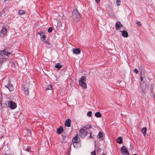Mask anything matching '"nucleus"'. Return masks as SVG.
Returning <instances> with one entry per match:
<instances>
[{
	"instance_id": "4c0bfd02",
	"label": "nucleus",
	"mask_w": 155,
	"mask_h": 155,
	"mask_svg": "<svg viewBox=\"0 0 155 155\" xmlns=\"http://www.w3.org/2000/svg\"><path fill=\"white\" fill-rule=\"evenodd\" d=\"M43 33V32H38V35H40V34H41V33Z\"/></svg>"
},
{
	"instance_id": "a19ab883",
	"label": "nucleus",
	"mask_w": 155,
	"mask_h": 155,
	"mask_svg": "<svg viewBox=\"0 0 155 155\" xmlns=\"http://www.w3.org/2000/svg\"><path fill=\"white\" fill-rule=\"evenodd\" d=\"M90 137L91 138L92 137L91 136V134L90 133Z\"/></svg>"
},
{
	"instance_id": "6ab92c4d",
	"label": "nucleus",
	"mask_w": 155,
	"mask_h": 155,
	"mask_svg": "<svg viewBox=\"0 0 155 155\" xmlns=\"http://www.w3.org/2000/svg\"><path fill=\"white\" fill-rule=\"evenodd\" d=\"M97 136H98L99 138H101V140H103V133L101 132L100 131L98 134L97 135Z\"/></svg>"
},
{
	"instance_id": "f257e3e1",
	"label": "nucleus",
	"mask_w": 155,
	"mask_h": 155,
	"mask_svg": "<svg viewBox=\"0 0 155 155\" xmlns=\"http://www.w3.org/2000/svg\"><path fill=\"white\" fill-rule=\"evenodd\" d=\"M81 16L78 11L74 9L72 12V17L75 22H77L80 20Z\"/></svg>"
},
{
	"instance_id": "9b49d317",
	"label": "nucleus",
	"mask_w": 155,
	"mask_h": 155,
	"mask_svg": "<svg viewBox=\"0 0 155 155\" xmlns=\"http://www.w3.org/2000/svg\"><path fill=\"white\" fill-rule=\"evenodd\" d=\"M77 136L78 134H77V135L74 138L72 141L74 147H75V144L77 143H78L79 142V140L78 139Z\"/></svg>"
},
{
	"instance_id": "58836bf2",
	"label": "nucleus",
	"mask_w": 155,
	"mask_h": 155,
	"mask_svg": "<svg viewBox=\"0 0 155 155\" xmlns=\"http://www.w3.org/2000/svg\"><path fill=\"white\" fill-rule=\"evenodd\" d=\"M97 112H96L95 114V116L97 117Z\"/></svg>"
},
{
	"instance_id": "aec40b11",
	"label": "nucleus",
	"mask_w": 155,
	"mask_h": 155,
	"mask_svg": "<svg viewBox=\"0 0 155 155\" xmlns=\"http://www.w3.org/2000/svg\"><path fill=\"white\" fill-rule=\"evenodd\" d=\"M0 64H2V63L5 62L6 61V59L4 58L0 57Z\"/></svg>"
},
{
	"instance_id": "c9c22d12",
	"label": "nucleus",
	"mask_w": 155,
	"mask_h": 155,
	"mask_svg": "<svg viewBox=\"0 0 155 155\" xmlns=\"http://www.w3.org/2000/svg\"><path fill=\"white\" fill-rule=\"evenodd\" d=\"M27 132L29 134H31V130H29L28 129L27 130Z\"/></svg>"
},
{
	"instance_id": "ddd939ff",
	"label": "nucleus",
	"mask_w": 155,
	"mask_h": 155,
	"mask_svg": "<svg viewBox=\"0 0 155 155\" xmlns=\"http://www.w3.org/2000/svg\"><path fill=\"white\" fill-rule=\"evenodd\" d=\"M71 120L70 119H66L65 123V126L68 127H71Z\"/></svg>"
},
{
	"instance_id": "0eeeda50",
	"label": "nucleus",
	"mask_w": 155,
	"mask_h": 155,
	"mask_svg": "<svg viewBox=\"0 0 155 155\" xmlns=\"http://www.w3.org/2000/svg\"><path fill=\"white\" fill-rule=\"evenodd\" d=\"M7 32V29L5 28H3L0 31V36L2 38L4 37L6 35Z\"/></svg>"
},
{
	"instance_id": "37998d69",
	"label": "nucleus",
	"mask_w": 155,
	"mask_h": 155,
	"mask_svg": "<svg viewBox=\"0 0 155 155\" xmlns=\"http://www.w3.org/2000/svg\"><path fill=\"white\" fill-rule=\"evenodd\" d=\"M5 155H8V154H5Z\"/></svg>"
},
{
	"instance_id": "bb28decb",
	"label": "nucleus",
	"mask_w": 155,
	"mask_h": 155,
	"mask_svg": "<svg viewBox=\"0 0 155 155\" xmlns=\"http://www.w3.org/2000/svg\"><path fill=\"white\" fill-rule=\"evenodd\" d=\"M52 89V86L51 85H49L48 86V87L46 88L45 90H51Z\"/></svg>"
},
{
	"instance_id": "c03bdc74",
	"label": "nucleus",
	"mask_w": 155,
	"mask_h": 155,
	"mask_svg": "<svg viewBox=\"0 0 155 155\" xmlns=\"http://www.w3.org/2000/svg\"><path fill=\"white\" fill-rule=\"evenodd\" d=\"M95 1L97 2V0H95Z\"/></svg>"
},
{
	"instance_id": "6e6552de",
	"label": "nucleus",
	"mask_w": 155,
	"mask_h": 155,
	"mask_svg": "<svg viewBox=\"0 0 155 155\" xmlns=\"http://www.w3.org/2000/svg\"><path fill=\"white\" fill-rule=\"evenodd\" d=\"M11 53L6 51L5 50H3L1 51L0 52V57H1L4 56H8Z\"/></svg>"
},
{
	"instance_id": "f8f14e48",
	"label": "nucleus",
	"mask_w": 155,
	"mask_h": 155,
	"mask_svg": "<svg viewBox=\"0 0 155 155\" xmlns=\"http://www.w3.org/2000/svg\"><path fill=\"white\" fill-rule=\"evenodd\" d=\"M123 27L122 25L121 24L120 21H117L116 22L115 24V29L116 30H118L120 28Z\"/></svg>"
},
{
	"instance_id": "a878e982",
	"label": "nucleus",
	"mask_w": 155,
	"mask_h": 155,
	"mask_svg": "<svg viewBox=\"0 0 155 155\" xmlns=\"http://www.w3.org/2000/svg\"><path fill=\"white\" fill-rule=\"evenodd\" d=\"M140 81H142L143 80V78L142 76V75H144V72H140Z\"/></svg>"
},
{
	"instance_id": "c756f323",
	"label": "nucleus",
	"mask_w": 155,
	"mask_h": 155,
	"mask_svg": "<svg viewBox=\"0 0 155 155\" xmlns=\"http://www.w3.org/2000/svg\"><path fill=\"white\" fill-rule=\"evenodd\" d=\"M101 114L99 112H97V117H101Z\"/></svg>"
},
{
	"instance_id": "f3484780",
	"label": "nucleus",
	"mask_w": 155,
	"mask_h": 155,
	"mask_svg": "<svg viewBox=\"0 0 155 155\" xmlns=\"http://www.w3.org/2000/svg\"><path fill=\"white\" fill-rule=\"evenodd\" d=\"M117 143L119 144H121L123 143L122 138L121 137H118L116 140Z\"/></svg>"
},
{
	"instance_id": "20e7f679",
	"label": "nucleus",
	"mask_w": 155,
	"mask_h": 155,
	"mask_svg": "<svg viewBox=\"0 0 155 155\" xmlns=\"http://www.w3.org/2000/svg\"><path fill=\"white\" fill-rule=\"evenodd\" d=\"M87 131L85 130L84 129L82 128L80 130L79 135L81 138H84L87 135Z\"/></svg>"
},
{
	"instance_id": "72a5a7b5",
	"label": "nucleus",
	"mask_w": 155,
	"mask_h": 155,
	"mask_svg": "<svg viewBox=\"0 0 155 155\" xmlns=\"http://www.w3.org/2000/svg\"><path fill=\"white\" fill-rule=\"evenodd\" d=\"M31 148V147H30V146H29V147H28L26 149L29 152L30 151V150Z\"/></svg>"
},
{
	"instance_id": "cd10ccee",
	"label": "nucleus",
	"mask_w": 155,
	"mask_h": 155,
	"mask_svg": "<svg viewBox=\"0 0 155 155\" xmlns=\"http://www.w3.org/2000/svg\"><path fill=\"white\" fill-rule=\"evenodd\" d=\"M91 114H92L91 111H88L87 113V116L88 117H91Z\"/></svg>"
},
{
	"instance_id": "412c9836",
	"label": "nucleus",
	"mask_w": 155,
	"mask_h": 155,
	"mask_svg": "<svg viewBox=\"0 0 155 155\" xmlns=\"http://www.w3.org/2000/svg\"><path fill=\"white\" fill-rule=\"evenodd\" d=\"M147 130V129L146 127H143L142 129L141 132L143 133L144 135H145L146 133Z\"/></svg>"
},
{
	"instance_id": "dca6fc26",
	"label": "nucleus",
	"mask_w": 155,
	"mask_h": 155,
	"mask_svg": "<svg viewBox=\"0 0 155 155\" xmlns=\"http://www.w3.org/2000/svg\"><path fill=\"white\" fill-rule=\"evenodd\" d=\"M63 131V128L61 127H60L59 128L57 129V132L58 134H60Z\"/></svg>"
},
{
	"instance_id": "473e14b6",
	"label": "nucleus",
	"mask_w": 155,
	"mask_h": 155,
	"mask_svg": "<svg viewBox=\"0 0 155 155\" xmlns=\"http://www.w3.org/2000/svg\"><path fill=\"white\" fill-rule=\"evenodd\" d=\"M137 23L138 26H139L140 27L141 26V24L140 22H139V21L137 22Z\"/></svg>"
},
{
	"instance_id": "49530a36",
	"label": "nucleus",
	"mask_w": 155,
	"mask_h": 155,
	"mask_svg": "<svg viewBox=\"0 0 155 155\" xmlns=\"http://www.w3.org/2000/svg\"><path fill=\"white\" fill-rule=\"evenodd\" d=\"M154 98H155V96H154Z\"/></svg>"
},
{
	"instance_id": "5701e85b",
	"label": "nucleus",
	"mask_w": 155,
	"mask_h": 155,
	"mask_svg": "<svg viewBox=\"0 0 155 155\" xmlns=\"http://www.w3.org/2000/svg\"><path fill=\"white\" fill-rule=\"evenodd\" d=\"M25 12L22 10H19L18 11V14L19 15H22L25 14Z\"/></svg>"
},
{
	"instance_id": "423d86ee",
	"label": "nucleus",
	"mask_w": 155,
	"mask_h": 155,
	"mask_svg": "<svg viewBox=\"0 0 155 155\" xmlns=\"http://www.w3.org/2000/svg\"><path fill=\"white\" fill-rule=\"evenodd\" d=\"M8 107L12 109H15L17 107L16 104L14 102L11 101L8 102Z\"/></svg>"
},
{
	"instance_id": "f03ea898",
	"label": "nucleus",
	"mask_w": 155,
	"mask_h": 155,
	"mask_svg": "<svg viewBox=\"0 0 155 155\" xmlns=\"http://www.w3.org/2000/svg\"><path fill=\"white\" fill-rule=\"evenodd\" d=\"M86 79L84 76H82L80 78L79 81V85L84 89L87 88V84H86Z\"/></svg>"
},
{
	"instance_id": "9d476101",
	"label": "nucleus",
	"mask_w": 155,
	"mask_h": 155,
	"mask_svg": "<svg viewBox=\"0 0 155 155\" xmlns=\"http://www.w3.org/2000/svg\"><path fill=\"white\" fill-rule=\"evenodd\" d=\"M121 153L123 155H128L127 150L125 146H123L121 149Z\"/></svg>"
},
{
	"instance_id": "b1692460",
	"label": "nucleus",
	"mask_w": 155,
	"mask_h": 155,
	"mask_svg": "<svg viewBox=\"0 0 155 155\" xmlns=\"http://www.w3.org/2000/svg\"><path fill=\"white\" fill-rule=\"evenodd\" d=\"M91 125H88L85 126L83 128L85 130H86L91 127Z\"/></svg>"
},
{
	"instance_id": "393cba45",
	"label": "nucleus",
	"mask_w": 155,
	"mask_h": 155,
	"mask_svg": "<svg viewBox=\"0 0 155 155\" xmlns=\"http://www.w3.org/2000/svg\"><path fill=\"white\" fill-rule=\"evenodd\" d=\"M40 36L41 39L42 38H46V37L45 35V34L44 32L40 34Z\"/></svg>"
},
{
	"instance_id": "e433bc0d",
	"label": "nucleus",
	"mask_w": 155,
	"mask_h": 155,
	"mask_svg": "<svg viewBox=\"0 0 155 155\" xmlns=\"http://www.w3.org/2000/svg\"><path fill=\"white\" fill-rule=\"evenodd\" d=\"M117 1H116V2L117 3H119V2H120V0H116Z\"/></svg>"
},
{
	"instance_id": "c85d7f7f",
	"label": "nucleus",
	"mask_w": 155,
	"mask_h": 155,
	"mask_svg": "<svg viewBox=\"0 0 155 155\" xmlns=\"http://www.w3.org/2000/svg\"><path fill=\"white\" fill-rule=\"evenodd\" d=\"M52 28L51 27H50L48 29V32L50 33L52 31Z\"/></svg>"
},
{
	"instance_id": "a211bd4d",
	"label": "nucleus",
	"mask_w": 155,
	"mask_h": 155,
	"mask_svg": "<svg viewBox=\"0 0 155 155\" xmlns=\"http://www.w3.org/2000/svg\"><path fill=\"white\" fill-rule=\"evenodd\" d=\"M62 65L61 64V63H57L55 66V68L58 69L59 70H60V69L62 67Z\"/></svg>"
},
{
	"instance_id": "7ed1b4c3",
	"label": "nucleus",
	"mask_w": 155,
	"mask_h": 155,
	"mask_svg": "<svg viewBox=\"0 0 155 155\" xmlns=\"http://www.w3.org/2000/svg\"><path fill=\"white\" fill-rule=\"evenodd\" d=\"M140 87L141 91L144 93H146L148 91V87L146 83H143L142 84L140 82Z\"/></svg>"
},
{
	"instance_id": "39448f33",
	"label": "nucleus",
	"mask_w": 155,
	"mask_h": 155,
	"mask_svg": "<svg viewBox=\"0 0 155 155\" xmlns=\"http://www.w3.org/2000/svg\"><path fill=\"white\" fill-rule=\"evenodd\" d=\"M29 83H26L25 84H24L23 86L25 94L26 95H28L29 94L28 87H29Z\"/></svg>"
},
{
	"instance_id": "79ce46f5",
	"label": "nucleus",
	"mask_w": 155,
	"mask_h": 155,
	"mask_svg": "<svg viewBox=\"0 0 155 155\" xmlns=\"http://www.w3.org/2000/svg\"><path fill=\"white\" fill-rule=\"evenodd\" d=\"M120 5V4H117V5L118 6H119V5Z\"/></svg>"
},
{
	"instance_id": "2f4dec72",
	"label": "nucleus",
	"mask_w": 155,
	"mask_h": 155,
	"mask_svg": "<svg viewBox=\"0 0 155 155\" xmlns=\"http://www.w3.org/2000/svg\"><path fill=\"white\" fill-rule=\"evenodd\" d=\"M134 72L136 74H137L138 72L137 69L136 68L134 69Z\"/></svg>"
},
{
	"instance_id": "2eb2a0df",
	"label": "nucleus",
	"mask_w": 155,
	"mask_h": 155,
	"mask_svg": "<svg viewBox=\"0 0 155 155\" xmlns=\"http://www.w3.org/2000/svg\"><path fill=\"white\" fill-rule=\"evenodd\" d=\"M73 52L75 54H79L81 52V50L78 48H74L73 50Z\"/></svg>"
},
{
	"instance_id": "7c9ffc66",
	"label": "nucleus",
	"mask_w": 155,
	"mask_h": 155,
	"mask_svg": "<svg viewBox=\"0 0 155 155\" xmlns=\"http://www.w3.org/2000/svg\"><path fill=\"white\" fill-rule=\"evenodd\" d=\"M91 155H96L95 150H94L93 152H91Z\"/></svg>"
},
{
	"instance_id": "4468645a",
	"label": "nucleus",
	"mask_w": 155,
	"mask_h": 155,
	"mask_svg": "<svg viewBox=\"0 0 155 155\" xmlns=\"http://www.w3.org/2000/svg\"><path fill=\"white\" fill-rule=\"evenodd\" d=\"M120 31L121 32V35L123 37L125 38H127L128 37V33L125 30H123L122 31Z\"/></svg>"
},
{
	"instance_id": "1a4fd4ad",
	"label": "nucleus",
	"mask_w": 155,
	"mask_h": 155,
	"mask_svg": "<svg viewBox=\"0 0 155 155\" xmlns=\"http://www.w3.org/2000/svg\"><path fill=\"white\" fill-rule=\"evenodd\" d=\"M5 86L8 88L10 91H12L13 89V87L12 84H11L10 81H8V84Z\"/></svg>"
},
{
	"instance_id": "4be33fe9",
	"label": "nucleus",
	"mask_w": 155,
	"mask_h": 155,
	"mask_svg": "<svg viewBox=\"0 0 155 155\" xmlns=\"http://www.w3.org/2000/svg\"><path fill=\"white\" fill-rule=\"evenodd\" d=\"M41 40L43 42L45 43L47 45H49V43L47 41L46 38H42L41 39Z\"/></svg>"
},
{
	"instance_id": "f704fd0d",
	"label": "nucleus",
	"mask_w": 155,
	"mask_h": 155,
	"mask_svg": "<svg viewBox=\"0 0 155 155\" xmlns=\"http://www.w3.org/2000/svg\"><path fill=\"white\" fill-rule=\"evenodd\" d=\"M3 106L4 107H7V104H2L1 105V106Z\"/></svg>"
},
{
	"instance_id": "a18cd8bd",
	"label": "nucleus",
	"mask_w": 155,
	"mask_h": 155,
	"mask_svg": "<svg viewBox=\"0 0 155 155\" xmlns=\"http://www.w3.org/2000/svg\"><path fill=\"white\" fill-rule=\"evenodd\" d=\"M100 0H97V1H100Z\"/></svg>"
},
{
	"instance_id": "ea45409f",
	"label": "nucleus",
	"mask_w": 155,
	"mask_h": 155,
	"mask_svg": "<svg viewBox=\"0 0 155 155\" xmlns=\"http://www.w3.org/2000/svg\"><path fill=\"white\" fill-rule=\"evenodd\" d=\"M101 148H99L98 149V150H97V151H101Z\"/></svg>"
}]
</instances>
